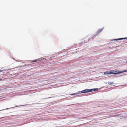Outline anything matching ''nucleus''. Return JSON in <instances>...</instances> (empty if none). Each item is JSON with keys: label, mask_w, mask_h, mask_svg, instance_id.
Segmentation results:
<instances>
[{"label": "nucleus", "mask_w": 127, "mask_h": 127, "mask_svg": "<svg viewBox=\"0 0 127 127\" xmlns=\"http://www.w3.org/2000/svg\"><path fill=\"white\" fill-rule=\"evenodd\" d=\"M95 89H93L91 90H89V89H85L84 90H83L81 91V93H88L93 91H95Z\"/></svg>", "instance_id": "obj_1"}, {"label": "nucleus", "mask_w": 127, "mask_h": 127, "mask_svg": "<svg viewBox=\"0 0 127 127\" xmlns=\"http://www.w3.org/2000/svg\"><path fill=\"white\" fill-rule=\"evenodd\" d=\"M112 72L113 73V74H118L124 72V71H115V70H113Z\"/></svg>", "instance_id": "obj_2"}, {"label": "nucleus", "mask_w": 127, "mask_h": 127, "mask_svg": "<svg viewBox=\"0 0 127 127\" xmlns=\"http://www.w3.org/2000/svg\"><path fill=\"white\" fill-rule=\"evenodd\" d=\"M105 74H113V73L112 71H106L104 72Z\"/></svg>", "instance_id": "obj_3"}, {"label": "nucleus", "mask_w": 127, "mask_h": 127, "mask_svg": "<svg viewBox=\"0 0 127 127\" xmlns=\"http://www.w3.org/2000/svg\"><path fill=\"white\" fill-rule=\"evenodd\" d=\"M46 58H44L42 59H37L35 60H34V61H32V63H34V62H36L41 61V60H46Z\"/></svg>", "instance_id": "obj_4"}, {"label": "nucleus", "mask_w": 127, "mask_h": 127, "mask_svg": "<svg viewBox=\"0 0 127 127\" xmlns=\"http://www.w3.org/2000/svg\"><path fill=\"white\" fill-rule=\"evenodd\" d=\"M126 38H127V37H126V38H120L118 39H115V40H122L123 39H125Z\"/></svg>", "instance_id": "obj_5"}, {"label": "nucleus", "mask_w": 127, "mask_h": 127, "mask_svg": "<svg viewBox=\"0 0 127 127\" xmlns=\"http://www.w3.org/2000/svg\"><path fill=\"white\" fill-rule=\"evenodd\" d=\"M108 83L109 85L113 84H114V82H108Z\"/></svg>", "instance_id": "obj_6"}, {"label": "nucleus", "mask_w": 127, "mask_h": 127, "mask_svg": "<svg viewBox=\"0 0 127 127\" xmlns=\"http://www.w3.org/2000/svg\"><path fill=\"white\" fill-rule=\"evenodd\" d=\"M102 30V29H100V30H99L98 31V33H99Z\"/></svg>", "instance_id": "obj_7"}, {"label": "nucleus", "mask_w": 127, "mask_h": 127, "mask_svg": "<svg viewBox=\"0 0 127 127\" xmlns=\"http://www.w3.org/2000/svg\"><path fill=\"white\" fill-rule=\"evenodd\" d=\"M119 116V114H117V115H113L114 117H117V116Z\"/></svg>", "instance_id": "obj_8"}, {"label": "nucleus", "mask_w": 127, "mask_h": 127, "mask_svg": "<svg viewBox=\"0 0 127 127\" xmlns=\"http://www.w3.org/2000/svg\"><path fill=\"white\" fill-rule=\"evenodd\" d=\"M109 117H114L113 115H110L109 116Z\"/></svg>", "instance_id": "obj_9"}, {"label": "nucleus", "mask_w": 127, "mask_h": 127, "mask_svg": "<svg viewBox=\"0 0 127 127\" xmlns=\"http://www.w3.org/2000/svg\"><path fill=\"white\" fill-rule=\"evenodd\" d=\"M78 94L77 93H74V94H73V95H77V94Z\"/></svg>", "instance_id": "obj_10"}, {"label": "nucleus", "mask_w": 127, "mask_h": 127, "mask_svg": "<svg viewBox=\"0 0 127 127\" xmlns=\"http://www.w3.org/2000/svg\"><path fill=\"white\" fill-rule=\"evenodd\" d=\"M1 71L0 70V72H1Z\"/></svg>", "instance_id": "obj_11"}, {"label": "nucleus", "mask_w": 127, "mask_h": 127, "mask_svg": "<svg viewBox=\"0 0 127 127\" xmlns=\"http://www.w3.org/2000/svg\"><path fill=\"white\" fill-rule=\"evenodd\" d=\"M1 80V79H0V80Z\"/></svg>", "instance_id": "obj_12"}, {"label": "nucleus", "mask_w": 127, "mask_h": 127, "mask_svg": "<svg viewBox=\"0 0 127 127\" xmlns=\"http://www.w3.org/2000/svg\"><path fill=\"white\" fill-rule=\"evenodd\" d=\"M52 58V57H51V58H51H51Z\"/></svg>", "instance_id": "obj_13"}]
</instances>
